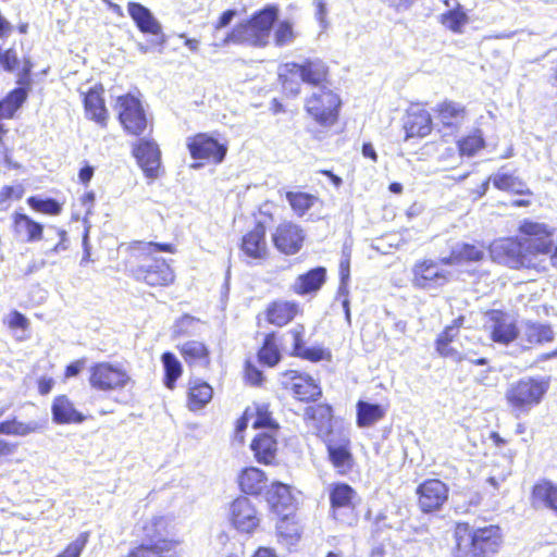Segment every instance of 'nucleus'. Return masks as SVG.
I'll use <instances>...</instances> for the list:
<instances>
[{
    "label": "nucleus",
    "mask_w": 557,
    "mask_h": 557,
    "mask_svg": "<svg viewBox=\"0 0 557 557\" xmlns=\"http://www.w3.org/2000/svg\"><path fill=\"white\" fill-rule=\"evenodd\" d=\"M283 388L288 391L293 397L301 403H313L322 396V388L318 382L308 373L297 370H286L282 373Z\"/></svg>",
    "instance_id": "nucleus-18"
},
{
    "label": "nucleus",
    "mask_w": 557,
    "mask_h": 557,
    "mask_svg": "<svg viewBox=\"0 0 557 557\" xmlns=\"http://www.w3.org/2000/svg\"><path fill=\"white\" fill-rule=\"evenodd\" d=\"M278 431L268 430L257 433L250 442V449L258 463L274 466L277 463Z\"/></svg>",
    "instance_id": "nucleus-30"
},
{
    "label": "nucleus",
    "mask_w": 557,
    "mask_h": 557,
    "mask_svg": "<svg viewBox=\"0 0 557 557\" xmlns=\"http://www.w3.org/2000/svg\"><path fill=\"white\" fill-rule=\"evenodd\" d=\"M327 460L341 476L350 474L356 466L352 443L348 434L339 431L323 437Z\"/></svg>",
    "instance_id": "nucleus-13"
},
{
    "label": "nucleus",
    "mask_w": 557,
    "mask_h": 557,
    "mask_svg": "<svg viewBox=\"0 0 557 557\" xmlns=\"http://www.w3.org/2000/svg\"><path fill=\"white\" fill-rule=\"evenodd\" d=\"M533 506L543 505L557 515V485L548 480L536 482L530 496Z\"/></svg>",
    "instance_id": "nucleus-45"
},
{
    "label": "nucleus",
    "mask_w": 557,
    "mask_h": 557,
    "mask_svg": "<svg viewBox=\"0 0 557 557\" xmlns=\"http://www.w3.org/2000/svg\"><path fill=\"white\" fill-rule=\"evenodd\" d=\"M274 247L286 256L296 255L300 251L305 242V232L300 225L292 222H281L272 233Z\"/></svg>",
    "instance_id": "nucleus-24"
},
{
    "label": "nucleus",
    "mask_w": 557,
    "mask_h": 557,
    "mask_svg": "<svg viewBox=\"0 0 557 557\" xmlns=\"http://www.w3.org/2000/svg\"><path fill=\"white\" fill-rule=\"evenodd\" d=\"M55 236L58 238L57 243L47 247L45 253L46 255H59L61 252L66 251L70 248V240L67 236V232L64 228L53 226L51 227Z\"/></svg>",
    "instance_id": "nucleus-58"
},
{
    "label": "nucleus",
    "mask_w": 557,
    "mask_h": 557,
    "mask_svg": "<svg viewBox=\"0 0 557 557\" xmlns=\"http://www.w3.org/2000/svg\"><path fill=\"white\" fill-rule=\"evenodd\" d=\"M12 232L17 237H23L27 243H36L44 238V225L26 213L18 211L11 215Z\"/></svg>",
    "instance_id": "nucleus-40"
},
{
    "label": "nucleus",
    "mask_w": 557,
    "mask_h": 557,
    "mask_svg": "<svg viewBox=\"0 0 557 557\" xmlns=\"http://www.w3.org/2000/svg\"><path fill=\"white\" fill-rule=\"evenodd\" d=\"M295 39L293 25L288 21L278 23L274 30V42L277 47L290 44Z\"/></svg>",
    "instance_id": "nucleus-57"
},
{
    "label": "nucleus",
    "mask_w": 557,
    "mask_h": 557,
    "mask_svg": "<svg viewBox=\"0 0 557 557\" xmlns=\"http://www.w3.org/2000/svg\"><path fill=\"white\" fill-rule=\"evenodd\" d=\"M214 389L211 384L200 377L189 379L185 392V407L190 412L203 410L213 399Z\"/></svg>",
    "instance_id": "nucleus-33"
},
{
    "label": "nucleus",
    "mask_w": 557,
    "mask_h": 557,
    "mask_svg": "<svg viewBox=\"0 0 557 557\" xmlns=\"http://www.w3.org/2000/svg\"><path fill=\"white\" fill-rule=\"evenodd\" d=\"M245 379L251 385L259 386L262 384L263 374L256 366L247 362L245 366Z\"/></svg>",
    "instance_id": "nucleus-61"
},
{
    "label": "nucleus",
    "mask_w": 557,
    "mask_h": 557,
    "mask_svg": "<svg viewBox=\"0 0 557 557\" xmlns=\"http://www.w3.org/2000/svg\"><path fill=\"white\" fill-rule=\"evenodd\" d=\"M333 408L331 405L320 403L308 406L304 411V420L307 424L311 425L319 436H322L324 431L331 432L333 421Z\"/></svg>",
    "instance_id": "nucleus-42"
},
{
    "label": "nucleus",
    "mask_w": 557,
    "mask_h": 557,
    "mask_svg": "<svg viewBox=\"0 0 557 557\" xmlns=\"http://www.w3.org/2000/svg\"><path fill=\"white\" fill-rule=\"evenodd\" d=\"M304 309L296 300L275 298L269 301L262 312L257 315V323L263 319L267 325L282 329L302 315Z\"/></svg>",
    "instance_id": "nucleus-17"
},
{
    "label": "nucleus",
    "mask_w": 557,
    "mask_h": 557,
    "mask_svg": "<svg viewBox=\"0 0 557 557\" xmlns=\"http://www.w3.org/2000/svg\"><path fill=\"white\" fill-rule=\"evenodd\" d=\"M173 243L133 240L127 246L128 258L125 261L129 276L137 283L151 288H166L176 281L171 263L161 257H151L153 252L176 253Z\"/></svg>",
    "instance_id": "nucleus-2"
},
{
    "label": "nucleus",
    "mask_w": 557,
    "mask_h": 557,
    "mask_svg": "<svg viewBox=\"0 0 557 557\" xmlns=\"http://www.w3.org/2000/svg\"><path fill=\"white\" fill-rule=\"evenodd\" d=\"M132 156L143 170L145 176L156 180L161 173V150L152 138L144 136L132 146Z\"/></svg>",
    "instance_id": "nucleus-20"
},
{
    "label": "nucleus",
    "mask_w": 557,
    "mask_h": 557,
    "mask_svg": "<svg viewBox=\"0 0 557 557\" xmlns=\"http://www.w3.org/2000/svg\"><path fill=\"white\" fill-rule=\"evenodd\" d=\"M237 485L244 496H260L268 486L267 473L258 467H244L237 474Z\"/></svg>",
    "instance_id": "nucleus-36"
},
{
    "label": "nucleus",
    "mask_w": 557,
    "mask_h": 557,
    "mask_svg": "<svg viewBox=\"0 0 557 557\" xmlns=\"http://www.w3.org/2000/svg\"><path fill=\"white\" fill-rule=\"evenodd\" d=\"M284 334L272 330L264 334L261 345L257 350V359L260 364L273 368L282 360Z\"/></svg>",
    "instance_id": "nucleus-35"
},
{
    "label": "nucleus",
    "mask_w": 557,
    "mask_h": 557,
    "mask_svg": "<svg viewBox=\"0 0 557 557\" xmlns=\"http://www.w3.org/2000/svg\"><path fill=\"white\" fill-rule=\"evenodd\" d=\"M554 336V331L548 323L527 321L523 325L522 341L527 347H535L550 343Z\"/></svg>",
    "instance_id": "nucleus-44"
},
{
    "label": "nucleus",
    "mask_w": 557,
    "mask_h": 557,
    "mask_svg": "<svg viewBox=\"0 0 557 557\" xmlns=\"http://www.w3.org/2000/svg\"><path fill=\"white\" fill-rule=\"evenodd\" d=\"M188 369L209 370L212 366V349L203 339H188L176 346Z\"/></svg>",
    "instance_id": "nucleus-28"
},
{
    "label": "nucleus",
    "mask_w": 557,
    "mask_h": 557,
    "mask_svg": "<svg viewBox=\"0 0 557 557\" xmlns=\"http://www.w3.org/2000/svg\"><path fill=\"white\" fill-rule=\"evenodd\" d=\"M387 406L358 400L356 404V423L359 428H369L383 420Z\"/></svg>",
    "instance_id": "nucleus-46"
},
{
    "label": "nucleus",
    "mask_w": 557,
    "mask_h": 557,
    "mask_svg": "<svg viewBox=\"0 0 557 557\" xmlns=\"http://www.w3.org/2000/svg\"><path fill=\"white\" fill-rule=\"evenodd\" d=\"M360 502L358 492L346 482H334L329 486V515L341 523L352 525L357 521Z\"/></svg>",
    "instance_id": "nucleus-10"
},
{
    "label": "nucleus",
    "mask_w": 557,
    "mask_h": 557,
    "mask_svg": "<svg viewBox=\"0 0 557 557\" xmlns=\"http://www.w3.org/2000/svg\"><path fill=\"white\" fill-rule=\"evenodd\" d=\"M239 250L249 260L263 262L270 258L271 249L267 242V226L257 221L240 238Z\"/></svg>",
    "instance_id": "nucleus-21"
},
{
    "label": "nucleus",
    "mask_w": 557,
    "mask_h": 557,
    "mask_svg": "<svg viewBox=\"0 0 557 557\" xmlns=\"http://www.w3.org/2000/svg\"><path fill=\"white\" fill-rule=\"evenodd\" d=\"M267 487L264 499L270 512L276 516L292 510H298L297 500L293 495L289 484L281 481H272Z\"/></svg>",
    "instance_id": "nucleus-31"
},
{
    "label": "nucleus",
    "mask_w": 557,
    "mask_h": 557,
    "mask_svg": "<svg viewBox=\"0 0 557 557\" xmlns=\"http://www.w3.org/2000/svg\"><path fill=\"white\" fill-rule=\"evenodd\" d=\"M495 188L517 195H528L531 196L532 191L528 188L527 184L509 173H496L490 177Z\"/></svg>",
    "instance_id": "nucleus-51"
},
{
    "label": "nucleus",
    "mask_w": 557,
    "mask_h": 557,
    "mask_svg": "<svg viewBox=\"0 0 557 557\" xmlns=\"http://www.w3.org/2000/svg\"><path fill=\"white\" fill-rule=\"evenodd\" d=\"M326 281V270L317 267L297 276L292 290L298 296L317 294Z\"/></svg>",
    "instance_id": "nucleus-43"
},
{
    "label": "nucleus",
    "mask_w": 557,
    "mask_h": 557,
    "mask_svg": "<svg viewBox=\"0 0 557 557\" xmlns=\"http://www.w3.org/2000/svg\"><path fill=\"white\" fill-rule=\"evenodd\" d=\"M277 83L283 96L296 98L301 94L304 84L297 62H286L278 66Z\"/></svg>",
    "instance_id": "nucleus-38"
},
{
    "label": "nucleus",
    "mask_w": 557,
    "mask_h": 557,
    "mask_svg": "<svg viewBox=\"0 0 557 557\" xmlns=\"http://www.w3.org/2000/svg\"><path fill=\"white\" fill-rule=\"evenodd\" d=\"M160 359L163 367L162 383L169 391H174L183 375V366L172 351H164Z\"/></svg>",
    "instance_id": "nucleus-47"
},
{
    "label": "nucleus",
    "mask_w": 557,
    "mask_h": 557,
    "mask_svg": "<svg viewBox=\"0 0 557 557\" xmlns=\"http://www.w3.org/2000/svg\"><path fill=\"white\" fill-rule=\"evenodd\" d=\"M487 317L491 322L490 338L494 343L508 345L518 338L517 323L510 320L505 311L492 309L487 312Z\"/></svg>",
    "instance_id": "nucleus-32"
},
{
    "label": "nucleus",
    "mask_w": 557,
    "mask_h": 557,
    "mask_svg": "<svg viewBox=\"0 0 557 557\" xmlns=\"http://www.w3.org/2000/svg\"><path fill=\"white\" fill-rule=\"evenodd\" d=\"M485 147L481 129L475 128L457 140V149L461 157H473Z\"/></svg>",
    "instance_id": "nucleus-52"
},
{
    "label": "nucleus",
    "mask_w": 557,
    "mask_h": 557,
    "mask_svg": "<svg viewBox=\"0 0 557 557\" xmlns=\"http://www.w3.org/2000/svg\"><path fill=\"white\" fill-rule=\"evenodd\" d=\"M4 324L12 331L22 330L27 331L29 329V320L20 311L12 310L8 318L4 320Z\"/></svg>",
    "instance_id": "nucleus-59"
},
{
    "label": "nucleus",
    "mask_w": 557,
    "mask_h": 557,
    "mask_svg": "<svg viewBox=\"0 0 557 557\" xmlns=\"http://www.w3.org/2000/svg\"><path fill=\"white\" fill-rule=\"evenodd\" d=\"M548 388L549 380L546 377H521L508 385L505 391V400L510 411L519 417L539 406Z\"/></svg>",
    "instance_id": "nucleus-6"
},
{
    "label": "nucleus",
    "mask_w": 557,
    "mask_h": 557,
    "mask_svg": "<svg viewBox=\"0 0 557 557\" xmlns=\"http://www.w3.org/2000/svg\"><path fill=\"white\" fill-rule=\"evenodd\" d=\"M490 245L486 247L484 242L460 243L440 262L444 265H468L480 263L485 259L486 251L490 253Z\"/></svg>",
    "instance_id": "nucleus-29"
},
{
    "label": "nucleus",
    "mask_w": 557,
    "mask_h": 557,
    "mask_svg": "<svg viewBox=\"0 0 557 557\" xmlns=\"http://www.w3.org/2000/svg\"><path fill=\"white\" fill-rule=\"evenodd\" d=\"M302 82L309 86L325 88L330 81V70L319 58H307L298 63Z\"/></svg>",
    "instance_id": "nucleus-37"
},
{
    "label": "nucleus",
    "mask_w": 557,
    "mask_h": 557,
    "mask_svg": "<svg viewBox=\"0 0 557 557\" xmlns=\"http://www.w3.org/2000/svg\"><path fill=\"white\" fill-rule=\"evenodd\" d=\"M466 321L465 315H458L449 324L444 326L434 341V347L437 355L443 359H450L456 363L468 361L474 366H485L488 363L485 357H474V352H460L453 346L455 339L459 336L460 330Z\"/></svg>",
    "instance_id": "nucleus-11"
},
{
    "label": "nucleus",
    "mask_w": 557,
    "mask_h": 557,
    "mask_svg": "<svg viewBox=\"0 0 557 557\" xmlns=\"http://www.w3.org/2000/svg\"><path fill=\"white\" fill-rule=\"evenodd\" d=\"M17 447V443L0 438V462L10 461L11 457L16 453Z\"/></svg>",
    "instance_id": "nucleus-62"
},
{
    "label": "nucleus",
    "mask_w": 557,
    "mask_h": 557,
    "mask_svg": "<svg viewBox=\"0 0 557 557\" xmlns=\"http://www.w3.org/2000/svg\"><path fill=\"white\" fill-rule=\"evenodd\" d=\"M276 18L277 9L275 7L264 8L253 13L250 18L236 24L219 46L234 44L264 47Z\"/></svg>",
    "instance_id": "nucleus-5"
},
{
    "label": "nucleus",
    "mask_w": 557,
    "mask_h": 557,
    "mask_svg": "<svg viewBox=\"0 0 557 557\" xmlns=\"http://www.w3.org/2000/svg\"><path fill=\"white\" fill-rule=\"evenodd\" d=\"M433 113L440 131L456 134L466 120L468 111L462 103L444 99L434 107Z\"/></svg>",
    "instance_id": "nucleus-26"
},
{
    "label": "nucleus",
    "mask_w": 557,
    "mask_h": 557,
    "mask_svg": "<svg viewBox=\"0 0 557 557\" xmlns=\"http://www.w3.org/2000/svg\"><path fill=\"white\" fill-rule=\"evenodd\" d=\"M131 382L127 370L119 363L99 361L90 366L88 383L97 392L122 391Z\"/></svg>",
    "instance_id": "nucleus-12"
},
{
    "label": "nucleus",
    "mask_w": 557,
    "mask_h": 557,
    "mask_svg": "<svg viewBox=\"0 0 557 557\" xmlns=\"http://www.w3.org/2000/svg\"><path fill=\"white\" fill-rule=\"evenodd\" d=\"M338 273L341 280L339 292L343 294H347V287L350 277V261L348 258H345L339 262Z\"/></svg>",
    "instance_id": "nucleus-60"
},
{
    "label": "nucleus",
    "mask_w": 557,
    "mask_h": 557,
    "mask_svg": "<svg viewBox=\"0 0 557 557\" xmlns=\"http://www.w3.org/2000/svg\"><path fill=\"white\" fill-rule=\"evenodd\" d=\"M127 12L139 32L158 36L162 34V26L148 8L139 2L129 1Z\"/></svg>",
    "instance_id": "nucleus-41"
},
{
    "label": "nucleus",
    "mask_w": 557,
    "mask_h": 557,
    "mask_svg": "<svg viewBox=\"0 0 557 557\" xmlns=\"http://www.w3.org/2000/svg\"><path fill=\"white\" fill-rule=\"evenodd\" d=\"M33 69L34 62L29 55L20 58L15 48L2 49L0 47V71L16 73L18 85L30 86Z\"/></svg>",
    "instance_id": "nucleus-27"
},
{
    "label": "nucleus",
    "mask_w": 557,
    "mask_h": 557,
    "mask_svg": "<svg viewBox=\"0 0 557 557\" xmlns=\"http://www.w3.org/2000/svg\"><path fill=\"white\" fill-rule=\"evenodd\" d=\"M51 413L57 424H79L86 420V416L75 408L74 403L65 394L53 398Z\"/></svg>",
    "instance_id": "nucleus-39"
},
{
    "label": "nucleus",
    "mask_w": 557,
    "mask_h": 557,
    "mask_svg": "<svg viewBox=\"0 0 557 557\" xmlns=\"http://www.w3.org/2000/svg\"><path fill=\"white\" fill-rule=\"evenodd\" d=\"M433 127L432 113L426 103L413 102L408 107L403 122L405 140L425 138L431 135Z\"/></svg>",
    "instance_id": "nucleus-19"
},
{
    "label": "nucleus",
    "mask_w": 557,
    "mask_h": 557,
    "mask_svg": "<svg viewBox=\"0 0 557 557\" xmlns=\"http://www.w3.org/2000/svg\"><path fill=\"white\" fill-rule=\"evenodd\" d=\"M29 86L21 85L9 91L0 100V119H12L16 111L26 101Z\"/></svg>",
    "instance_id": "nucleus-48"
},
{
    "label": "nucleus",
    "mask_w": 557,
    "mask_h": 557,
    "mask_svg": "<svg viewBox=\"0 0 557 557\" xmlns=\"http://www.w3.org/2000/svg\"><path fill=\"white\" fill-rule=\"evenodd\" d=\"M451 537L450 557H494L504 543L498 524L474 528L468 521L455 522Z\"/></svg>",
    "instance_id": "nucleus-3"
},
{
    "label": "nucleus",
    "mask_w": 557,
    "mask_h": 557,
    "mask_svg": "<svg viewBox=\"0 0 557 557\" xmlns=\"http://www.w3.org/2000/svg\"><path fill=\"white\" fill-rule=\"evenodd\" d=\"M307 115L320 127L331 128L338 123L341 97L330 88H320L305 100Z\"/></svg>",
    "instance_id": "nucleus-8"
},
{
    "label": "nucleus",
    "mask_w": 557,
    "mask_h": 557,
    "mask_svg": "<svg viewBox=\"0 0 557 557\" xmlns=\"http://www.w3.org/2000/svg\"><path fill=\"white\" fill-rule=\"evenodd\" d=\"M418 509L424 515L441 511L449 498V486L440 479L423 480L416 488Z\"/></svg>",
    "instance_id": "nucleus-14"
},
{
    "label": "nucleus",
    "mask_w": 557,
    "mask_h": 557,
    "mask_svg": "<svg viewBox=\"0 0 557 557\" xmlns=\"http://www.w3.org/2000/svg\"><path fill=\"white\" fill-rule=\"evenodd\" d=\"M228 521L239 533L253 534L261 524V513L247 496L239 495L230 504Z\"/></svg>",
    "instance_id": "nucleus-16"
},
{
    "label": "nucleus",
    "mask_w": 557,
    "mask_h": 557,
    "mask_svg": "<svg viewBox=\"0 0 557 557\" xmlns=\"http://www.w3.org/2000/svg\"><path fill=\"white\" fill-rule=\"evenodd\" d=\"M197 322H198V320L191 315L184 314L183 317H181L176 322V326H177V329L175 331L176 336H178V337L186 336L188 333V327Z\"/></svg>",
    "instance_id": "nucleus-63"
},
{
    "label": "nucleus",
    "mask_w": 557,
    "mask_h": 557,
    "mask_svg": "<svg viewBox=\"0 0 557 557\" xmlns=\"http://www.w3.org/2000/svg\"><path fill=\"white\" fill-rule=\"evenodd\" d=\"M41 429V425L35 422H22L16 417L0 422V434L7 436H27Z\"/></svg>",
    "instance_id": "nucleus-53"
},
{
    "label": "nucleus",
    "mask_w": 557,
    "mask_h": 557,
    "mask_svg": "<svg viewBox=\"0 0 557 557\" xmlns=\"http://www.w3.org/2000/svg\"><path fill=\"white\" fill-rule=\"evenodd\" d=\"M84 366H85L84 359H78V360H75V361L69 363L64 369V377L70 379V377L78 375L79 372L83 370Z\"/></svg>",
    "instance_id": "nucleus-64"
},
{
    "label": "nucleus",
    "mask_w": 557,
    "mask_h": 557,
    "mask_svg": "<svg viewBox=\"0 0 557 557\" xmlns=\"http://www.w3.org/2000/svg\"><path fill=\"white\" fill-rule=\"evenodd\" d=\"M285 198L293 213L299 218L307 214L311 208L320 202V198L317 195L301 190H287Z\"/></svg>",
    "instance_id": "nucleus-49"
},
{
    "label": "nucleus",
    "mask_w": 557,
    "mask_h": 557,
    "mask_svg": "<svg viewBox=\"0 0 557 557\" xmlns=\"http://www.w3.org/2000/svg\"><path fill=\"white\" fill-rule=\"evenodd\" d=\"M411 283L419 289L437 288L449 281L446 271L438 267V263L432 259L418 260L411 269Z\"/></svg>",
    "instance_id": "nucleus-23"
},
{
    "label": "nucleus",
    "mask_w": 557,
    "mask_h": 557,
    "mask_svg": "<svg viewBox=\"0 0 557 557\" xmlns=\"http://www.w3.org/2000/svg\"><path fill=\"white\" fill-rule=\"evenodd\" d=\"M27 205L35 212L47 215H59L62 212V203L53 198L41 199L36 196H30L26 200Z\"/></svg>",
    "instance_id": "nucleus-54"
},
{
    "label": "nucleus",
    "mask_w": 557,
    "mask_h": 557,
    "mask_svg": "<svg viewBox=\"0 0 557 557\" xmlns=\"http://www.w3.org/2000/svg\"><path fill=\"white\" fill-rule=\"evenodd\" d=\"M85 117L100 128H107L110 122V112L106 104L104 88L96 84L83 94L82 98Z\"/></svg>",
    "instance_id": "nucleus-25"
},
{
    "label": "nucleus",
    "mask_w": 557,
    "mask_h": 557,
    "mask_svg": "<svg viewBox=\"0 0 557 557\" xmlns=\"http://www.w3.org/2000/svg\"><path fill=\"white\" fill-rule=\"evenodd\" d=\"M292 339V346L288 355L310 362H320L331 360L332 354L329 349L321 346H306L307 329L305 324L298 323L287 331Z\"/></svg>",
    "instance_id": "nucleus-22"
},
{
    "label": "nucleus",
    "mask_w": 557,
    "mask_h": 557,
    "mask_svg": "<svg viewBox=\"0 0 557 557\" xmlns=\"http://www.w3.org/2000/svg\"><path fill=\"white\" fill-rule=\"evenodd\" d=\"M171 519L164 515H154L139 527L141 542L128 549L125 557H166L182 541L169 537Z\"/></svg>",
    "instance_id": "nucleus-4"
},
{
    "label": "nucleus",
    "mask_w": 557,
    "mask_h": 557,
    "mask_svg": "<svg viewBox=\"0 0 557 557\" xmlns=\"http://www.w3.org/2000/svg\"><path fill=\"white\" fill-rule=\"evenodd\" d=\"M25 188L22 184L4 185L0 188V210L7 211L12 202L23 198Z\"/></svg>",
    "instance_id": "nucleus-55"
},
{
    "label": "nucleus",
    "mask_w": 557,
    "mask_h": 557,
    "mask_svg": "<svg viewBox=\"0 0 557 557\" xmlns=\"http://www.w3.org/2000/svg\"><path fill=\"white\" fill-rule=\"evenodd\" d=\"M518 235L504 236L490 243V258L493 262L510 270L546 272L542 256H547L557 269V243L555 230L546 223L522 220L517 227Z\"/></svg>",
    "instance_id": "nucleus-1"
},
{
    "label": "nucleus",
    "mask_w": 557,
    "mask_h": 557,
    "mask_svg": "<svg viewBox=\"0 0 557 557\" xmlns=\"http://www.w3.org/2000/svg\"><path fill=\"white\" fill-rule=\"evenodd\" d=\"M248 424L255 430H280V424L274 418L271 405L267 401H252L237 419L235 431L240 435L242 443L244 442L242 433L247 429Z\"/></svg>",
    "instance_id": "nucleus-15"
},
{
    "label": "nucleus",
    "mask_w": 557,
    "mask_h": 557,
    "mask_svg": "<svg viewBox=\"0 0 557 557\" xmlns=\"http://www.w3.org/2000/svg\"><path fill=\"white\" fill-rule=\"evenodd\" d=\"M90 539V532L84 531L70 542L55 557H81Z\"/></svg>",
    "instance_id": "nucleus-56"
},
{
    "label": "nucleus",
    "mask_w": 557,
    "mask_h": 557,
    "mask_svg": "<svg viewBox=\"0 0 557 557\" xmlns=\"http://www.w3.org/2000/svg\"><path fill=\"white\" fill-rule=\"evenodd\" d=\"M114 110L125 135L140 138L152 134L153 122L148 116L143 101L137 96L131 92L117 96L114 102Z\"/></svg>",
    "instance_id": "nucleus-7"
},
{
    "label": "nucleus",
    "mask_w": 557,
    "mask_h": 557,
    "mask_svg": "<svg viewBox=\"0 0 557 557\" xmlns=\"http://www.w3.org/2000/svg\"><path fill=\"white\" fill-rule=\"evenodd\" d=\"M304 525L297 510L276 515L275 534L280 543L287 546L295 545L300 541Z\"/></svg>",
    "instance_id": "nucleus-34"
},
{
    "label": "nucleus",
    "mask_w": 557,
    "mask_h": 557,
    "mask_svg": "<svg viewBox=\"0 0 557 557\" xmlns=\"http://www.w3.org/2000/svg\"><path fill=\"white\" fill-rule=\"evenodd\" d=\"M438 22L454 34H461L463 27L469 23V16L463 5L457 2L453 9L442 13Z\"/></svg>",
    "instance_id": "nucleus-50"
},
{
    "label": "nucleus",
    "mask_w": 557,
    "mask_h": 557,
    "mask_svg": "<svg viewBox=\"0 0 557 557\" xmlns=\"http://www.w3.org/2000/svg\"><path fill=\"white\" fill-rule=\"evenodd\" d=\"M186 148L190 158L195 161L191 164L193 169L222 163L228 150L226 141H221L206 132H199L187 137Z\"/></svg>",
    "instance_id": "nucleus-9"
}]
</instances>
